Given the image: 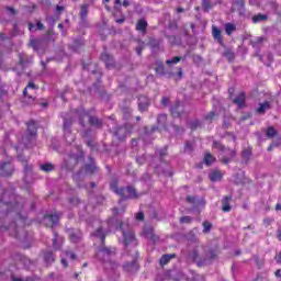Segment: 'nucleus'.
<instances>
[{
	"label": "nucleus",
	"mask_w": 281,
	"mask_h": 281,
	"mask_svg": "<svg viewBox=\"0 0 281 281\" xmlns=\"http://www.w3.org/2000/svg\"><path fill=\"white\" fill-rule=\"evenodd\" d=\"M155 72L159 76H166V66H164V63L156 61V67L154 68Z\"/></svg>",
	"instance_id": "21"
},
{
	"label": "nucleus",
	"mask_w": 281,
	"mask_h": 281,
	"mask_svg": "<svg viewBox=\"0 0 281 281\" xmlns=\"http://www.w3.org/2000/svg\"><path fill=\"white\" fill-rule=\"evenodd\" d=\"M78 117H79V124L80 126H82V128H85L86 124H87V117H88V122L90 124V126H93L94 128H102L104 121H102V119L98 117V116H93V115H89V111L85 110V109H79L76 111Z\"/></svg>",
	"instance_id": "2"
},
{
	"label": "nucleus",
	"mask_w": 281,
	"mask_h": 281,
	"mask_svg": "<svg viewBox=\"0 0 281 281\" xmlns=\"http://www.w3.org/2000/svg\"><path fill=\"white\" fill-rule=\"evenodd\" d=\"M178 63H181V56H176L172 59L166 60V65H177Z\"/></svg>",
	"instance_id": "43"
},
{
	"label": "nucleus",
	"mask_w": 281,
	"mask_h": 281,
	"mask_svg": "<svg viewBox=\"0 0 281 281\" xmlns=\"http://www.w3.org/2000/svg\"><path fill=\"white\" fill-rule=\"evenodd\" d=\"M177 258V254H165L159 259L160 267H166L170 260Z\"/></svg>",
	"instance_id": "16"
},
{
	"label": "nucleus",
	"mask_w": 281,
	"mask_h": 281,
	"mask_svg": "<svg viewBox=\"0 0 281 281\" xmlns=\"http://www.w3.org/2000/svg\"><path fill=\"white\" fill-rule=\"evenodd\" d=\"M135 52L138 56H142V52H144V45H139L135 48Z\"/></svg>",
	"instance_id": "55"
},
{
	"label": "nucleus",
	"mask_w": 281,
	"mask_h": 281,
	"mask_svg": "<svg viewBox=\"0 0 281 281\" xmlns=\"http://www.w3.org/2000/svg\"><path fill=\"white\" fill-rule=\"evenodd\" d=\"M24 89H26V91L29 89H33V91H38V86L34 85V81H30Z\"/></svg>",
	"instance_id": "49"
},
{
	"label": "nucleus",
	"mask_w": 281,
	"mask_h": 281,
	"mask_svg": "<svg viewBox=\"0 0 281 281\" xmlns=\"http://www.w3.org/2000/svg\"><path fill=\"white\" fill-rule=\"evenodd\" d=\"M38 135V126H36V123L34 121H29L26 123V135L25 138L27 142H34Z\"/></svg>",
	"instance_id": "5"
},
{
	"label": "nucleus",
	"mask_w": 281,
	"mask_h": 281,
	"mask_svg": "<svg viewBox=\"0 0 281 281\" xmlns=\"http://www.w3.org/2000/svg\"><path fill=\"white\" fill-rule=\"evenodd\" d=\"M53 247L55 251H58L59 249H61L60 245H58V233L56 232H54V236H53Z\"/></svg>",
	"instance_id": "40"
},
{
	"label": "nucleus",
	"mask_w": 281,
	"mask_h": 281,
	"mask_svg": "<svg viewBox=\"0 0 281 281\" xmlns=\"http://www.w3.org/2000/svg\"><path fill=\"white\" fill-rule=\"evenodd\" d=\"M69 240L70 243H78L82 240V233L80 231H72L69 233Z\"/></svg>",
	"instance_id": "19"
},
{
	"label": "nucleus",
	"mask_w": 281,
	"mask_h": 281,
	"mask_svg": "<svg viewBox=\"0 0 281 281\" xmlns=\"http://www.w3.org/2000/svg\"><path fill=\"white\" fill-rule=\"evenodd\" d=\"M37 30H45V25L41 21H37Z\"/></svg>",
	"instance_id": "62"
},
{
	"label": "nucleus",
	"mask_w": 281,
	"mask_h": 281,
	"mask_svg": "<svg viewBox=\"0 0 281 281\" xmlns=\"http://www.w3.org/2000/svg\"><path fill=\"white\" fill-rule=\"evenodd\" d=\"M265 41H267V37L259 36V37L250 41V45L255 49H258V47H260V45H262V43H265Z\"/></svg>",
	"instance_id": "23"
},
{
	"label": "nucleus",
	"mask_w": 281,
	"mask_h": 281,
	"mask_svg": "<svg viewBox=\"0 0 281 281\" xmlns=\"http://www.w3.org/2000/svg\"><path fill=\"white\" fill-rule=\"evenodd\" d=\"M202 226H203V234H210V232H211V229L213 227L212 223H210L207 221H204L202 223Z\"/></svg>",
	"instance_id": "41"
},
{
	"label": "nucleus",
	"mask_w": 281,
	"mask_h": 281,
	"mask_svg": "<svg viewBox=\"0 0 281 281\" xmlns=\"http://www.w3.org/2000/svg\"><path fill=\"white\" fill-rule=\"evenodd\" d=\"M123 245L128 247V245H137V238L135 237V232H124L123 231Z\"/></svg>",
	"instance_id": "6"
},
{
	"label": "nucleus",
	"mask_w": 281,
	"mask_h": 281,
	"mask_svg": "<svg viewBox=\"0 0 281 281\" xmlns=\"http://www.w3.org/2000/svg\"><path fill=\"white\" fill-rule=\"evenodd\" d=\"M161 104H162V106H168V104H170V98L162 97Z\"/></svg>",
	"instance_id": "52"
},
{
	"label": "nucleus",
	"mask_w": 281,
	"mask_h": 281,
	"mask_svg": "<svg viewBox=\"0 0 281 281\" xmlns=\"http://www.w3.org/2000/svg\"><path fill=\"white\" fill-rule=\"evenodd\" d=\"M212 36L214 41H217L218 45H221L222 47L225 45V43L223 42V32L216 25L212 26Z\"/></svg>",
	"instance_id": "11"
},
{
	"label": "nucleus",
	"mask_w": 281,
	"mask_h": 281,
	"mask_svg": "<svg viewBox=\"0 0 281 281\" xmlns=\"http://www.w3.org/2000/svg\"><path fill=\"white\" fill-rule=\"evenodd\" d=\"M191 131H196V128H201V121L195 120L190 123Z\"/></svg>",
	"instance_id": "46"
},
{
	"label": "nucleus",
	"mask_w": 281,
	"mask_h": 281,
	"mask_svg": "<svg viewBox=\"0 0 281 281\" xmlns=\"http://www.w3.org/2000/svg\"><path fill=\"white\" fill-rule=\"evenodd\" d=\"M19 65H21V67H25V59L22 54H19Z\"/></svg>",
	"instance_id": "54"
},
{
	"label": "nucleus",
	"mask_w": 281,
	"mask_h": 281,
	"mask_svg": "<svg viewBox=\"0 0 281 281\" xmlns=\"http://www.w3.org/2000/svg\"><path fill=\"white\" fill-rule=\"evenodd\" d=\"M277 238L278 240H281V228H278L277 231Z\"/></svg>",
	"instance_id": "64"
},
{
	"label": "nucleus",
	"mask_w": 281,
	"mask_h": 281,
	"mask_svg": "<svg viewBox=\"0 0 281 281\" xmlns=\"http://www.w3.org/2000/svg\"><path fill=\"white\" fill-rule=\"evenodd\" d=\"M187 203H191V205H196V207L201 205L205 206V198H201L200 200H198L194 195H188Z\"/></svg>",
	"instance_id": "13"
},
{
	"label": "nucleus",
	"mask_w": 281,
	"mask_h": 281,
	"mask_svg": "<svg viewBox=\"0 0 281 281\" xmlns=\"http://www.w3.org/2000/svg\"><path fill=\"white\" fill-rule=\"evenodd\" d=\"M180 223L190 225V223H192V217L184 215V216L180 217Z\"/></svg>",
	"instance_id": "48"
},
{
	"label": "nucleus",
	"mask_w": 281,
	"mask_h": 281,
	"mask_svg": "<svg viewBox=\"0 0 281 281\" xmlns=\"http://www.w3.org/2000/svg\"><path fill=\"white\" fill-rule=\"evenodd\" d=\"M69 203L70 205H72L74 207H76V205H80V198L78 196H72L69 199Z\"/></svg>",
	"instance_id": "47"
},
{
	"label": "nucleus",
	"mask_w": 281,
	"mask_h": 281,
	"mask_svg": "<svg viewBox=\"0 0 281 281\" xmlns=\"http://www.w3.org/2000/svg\"><path fill=\"white\" fill-rule=\"evenodd\" d=\"M87 14H89V5L82 4L80 10V19L81 21H87Z\"/></svg>",
	"instance_id": "32"
},
{
	"label": "nucleus",
	"mask_w": 281,
	"mask_h": 281,
	"mask_svg": "<svg viewBox=\"0 0 281 281\" xmlns=\"http://www.w3.org/2000/svg\"><path fill=\"white\" fill-rule=\"evenodd\" d=\"M183 78V68H178V80H181Z\"/></svg>",
	"instance_id": "60"
},
{
	"label": "nucleus",
	"mask_w": 281,
	"mask_h": 281,
	"mask_svg": "<svg viewBox=\"0 0 281 281\" xmlns=\"http://www.w3.org/2000/svg\"><path fill=\"white\" fill-rule=\"evenodd\" d=\"M4 9L7 10V12H10L12 16H16V9H14L13 7H5Z\"/></svg>",
	"instance_id": "51"
},
{
	"label": "nucleus",
	"mask_w": 281,
	"mask_h": 281,
	"mask_svg": "<svg viewBox=\"0 0 281 281\" xmlns=\"http://www.w3.org/2000/svg\"><path fill=\"white\" fill-rule=\"evenodd\" d=\"M110 189L112 190V192L117 194V196H121L123 201H126L128 199H137L139 196V193H137V189H135V187L127 186L126 188H120L117 186V180H113L110 183Z\"/></svg>",
	"instance_id": "1"
},
{
	"label": "nucleus",
	"mask_w": 281,
	"mask_h": 281,
	"mask_svg": "<svg viewBox=\"0 0 281 281\" xmlns=\"http://www.w3.org/2000/svg\"><path fill=\"white\" fill-rule=\"evenodd\" d=\"M247 94L245 91L239 92L238 97L233 99V104H236L238 109H245L247 106Z\"/></svg>",
	"instance_id": "10"
},
{
	"label": "nucleus",
	"mask_w": 281,
	"mask_h": 281,
	"mask_svg": "<svg viewBox=\"0 0 281 281\" xmlns=\"http://www.w3.org/2000/svg\"><path fill=\"white\" fill-rule=\"evenodd\" d=\"M148 45L150 47H153V49H157L159 48V46L161 45V42H159L158 40L154 38V37H150L149 38V42H148Z\"/></svg>",
	"instance_id": "37"
},
{
	"label": "nucleus",
	"mask_w": 281,
	"mask_h": 281,
	"mask_svg": "<svg viewBox=\"0 0 281 281\" xmlns=\"http://www.w3.org/2000/svg\"><path fill=\"white\" fill-rule=\"evenodd\" d=\"M213 148H216L217 150H220V153H228V156H224L222 158V164H224L225 166H227V164H229V161H232V159L236 157V150L225 147V145H223L218 140L213 142Z\"/></svg>",
	"instance_id": "3"
},
{
	"label": "nucleus",
	"mask_w": 281,
	"mask_h": 281,
	"mask_svg": "<svg viewBox=\"0 0 281 281\" xmlns=\"http://www.w3.org/2000/svg\"><path fill=\"white\" fill-rule=\"evenodd\" d=\"M159 155H160L161 158L166 157V155H168V147H165L164 149H161L159 151Z\"/></svg>",
	"instance_id": "56"
},
{
	"label": "nucleus",
	"mask_w": 281,
	"mask_h": 281,
	"mask_svg": "<svg viewBox=\"0 0 281 281\" xmlns=\"http://www.w3.org/2000/svg\"><path fill=\"white\" fill-rule=\"evenodd\" d=\"M148 30V22L145 19H139L136 23V31L142 32V34H146Z\"/></svg>",
	"instance_id": "17"
},
{
	"label": "nucleus",
	"mask_w": 281,
	"mask_h": 281,
	"mask_svg": "<svg viewBox=\"0 0 281 281\" xmlns=\"http://www.w3.org/2000/svg\"><path fill=\"white\" fill-rule=\"evenodd\" d=\"M263 223L266 225H271L273 223V218L267 217V218L263 220Z\"/></svg>",
	"instance_id": "61"
},
{
	"label": "nucleus",
	"mask_w": 281,
	"mask_h": 281,
	"mask_svg": "<svg viewBox=\"0 0 281 281\" xmlns=\"http://www.w3.org/2000/svg\"><path fill=\"white\" fill-rule=\"evenodd\" d=\"M191 258H193V260H196V258H199V250H193L191 252Z\"/></svg>",
	"instance_id": "59"
},
{
	"label": "nucleus",
	"mask_w": 281,
	"mask_h": 281,
	"mask_svg": "<svg viewBox=\"0 0 281 281\" xmlns=\"http://www.w3.org/2000/svg\"><path fill=\"white\" fill-rule=\"evenodd\" d=\"M266 135H267V137H269V139H273V137H276V135H278V131H276V128L270 126L267 128Z\"/></svg>",
	"instance_id": "39"
},
{
	"label": "nucleus",
	"mask_w": 281,
	"mask_h": 281,
	"mask_svg": "<svg viewBox=\"0 0 281 281\" xmlns=\"http://www.w3.org/2000/svg\"><path fill=\"white\" fill-rule=\"evenodd\" d=\"M44 260H45V262H47V265H52V262H54L56 260V258H54V252L53 251H45L44 252Z\"/></svg>",
	"instance_id": "30"
},
{
	"label": "nucleus",
	"mask_w": 281,
	"mask_h": 281,
	"mask_svg": "<svg viewBox=\"0 0 281 281\" xmlns=\"http://www.w3.org/2000/svg\"><path fill=\"white\" fill-rule=\"evenodd\" d=\"M150 105V102L148 101V99L140 97L138 99V109L142 113H144V111H146V109H148V106Z\"/></svg>",
	"instance_id": "20"
},
{
	"label": "nucleus",
	"mask_w": 281,
	"mask_h": 281,
	"mask_svg": "<svg viewBox=\"0 0 281 281\" xmlns=\"http://www.w3.org/2000/svg\"><path fill=\"white\" fill-rule=\"evenodd\" d=\"M44 221H45L46 227H56V225H58V222L60 221V215L58 214L44 215Z\"/></svg>",
	"instance_id": "8"
},
{
	"label": "nucleus",
	"mask_w": 281,
	"mask_h": 281,
	"mask_svg": "<svg viewBox=\"0 0 281 281\" xmlns=\"http://www.w3.org/2000/svg\"><path fill=\"white\" fill-rule=\"evenodd\" d=\"M14 172V165L12 162H3L0 166V177H12Z\"/></svg>",
	"instance_id": "7"
},
{
	"label": "nucleus",
	"mask_w": 281,
	"mask_h": 281,
	"mask_svg": "<svg viewBox=\"0 0 281 281\" xmlns=\"http://www.w3.org/2000/svg\"><path fill=\"white\" fill-rule=\"evenodd\" d=\"M19 160L24 165V172H32V166L27 165V159L23 158V156H19Z\"/></svg>",
	"instance_id": "35"
},
{
	"label": "nucleus",
	"mask_w": 281,
	"mask_h": 281,
	"mask_svg": "<svg viewBox=\"0 0 281 281\" xmlns=\"http://www.w3.org/2000/svg\"><path fill=\"white\" fill-rule=\"evenodd\" d=\"M209 179L210 181H221V179H223V173L218 170H215V171H212L210 175H209Z\"/></svg>",
	"instance_id": "27"
},
{
	"label": "nucleus",
	"mask_w": 281,
	"mask_h": 281,
	"mask_svg": "<svg viewBox=\"0 0 281 281\" xmlns=\"http://www.w3.org/2000/svg\"><path fill=\"white\" fill-rule=\"evenodd\" d=\"M268 19L269 16H267L266 14L258 13L252 16V23H260L262 21H267Z\"/></svg>",
	"instance_id": "31"
},
{
	"label": "nucleus",
	"mask_w": 281,
	"mask_h": 281,
	"mask_svg": "<svg viewBox=\"0 0 281 281\" xmlns=\"http://www.w3.org/2000/svg\"><path fill=\"white\" fill-rule=\"evenodd\" d=\"M202 7L205 12H210L212 10V2L210 0H202Z\"/></svg>",
	"instance_id": "44"
},
{
	"label": "nucleus",
	"mask_w": 281,
	"mask_h": 281,
	"mask_svg": "<svg viewBox=\"0 0 281 281\" xmlns=\"http://www.w3.org/2000/svg\"><path fill=\"white\" fill-rule=\"evenodd\" d=\"M23 97L27 104H34V102H36V97L30 94V92H27V89L23 90Z\"/></svg>",
	"instance_id": "26"
},
{
	"label": "nucleus",
	"mask_w": 281,
	"mask_h": 281,
	"mask_svg": "<svg viewBox=\"0 0 281 281\" xmlns=\"http://www.w3.org/2000/svg\"><path fill=\"white\" fill-rule=\"evenodd\" d=\"M136 221H144V212H138L136 214Z\"/></svg>",
	"instance_id": "58"
},
{
	"label": "nucleus",
	"mask_w": 281,
	"mask_h": 281,
	"mask_svg": "<svg viewBox=\"0 0 281 281\" xmlns=\"http://www.w3.org/2000/svg\"><path fill=\"white\" fill-rule=\"evenodd\" d=\"M94 236L101 240V245H104V241L106 240V234H104L102 227L97 228Z\"/></svg>",
	"instance_id": "24"
},
{
	"label": "nucleus",
	"mask_w": 281,
	"mask_h": 281,
	"mask_svg": "<svg viewBox=\"0 0 281 281\" xmlns=\"http://www.w3.org/2000/svg\"><path fill=\"white\" fill-rule=\"evenodd\" d=\"M274 276H276V278H280V279H281V270H280V269H277V270L274 271Z\"/></svg>",
	"instance_id": "63"
},
{
	"label": "nucleus",
	"mask_w": 281,
	"mask_h": 281,
	"mask_svg": "<svg viewBox=\"0 0 281 281\" xmlns=\"http://www.w3.org/2000/svg\"><path fill=\"white\" fill-rule=\"evenodd\" d=\"M223 56L224 58H227L228 63H234V60L236 59V55L229 48H225Z\"/></svg>",
	"instance_id": "25"
},
{
	"label": "nucleus",
	"mask_w": 281,
	"mask_h": 281,
	"mask_svg": "<svg viewBox=\"0 0 281 281\" xmlns=\"http://www.w3.org/2000/svg\"><path fill=\"white\" fill-rule=\"evenodd\" d=\"M251 147H248L246 149H244L241 151V158L245 160V161H249L251 159Z\"/></svg>",
	"instance_id": "33"
},
{
	"label": "nucleus",
	"mask_w": 281,
	"mask_h": 281,
	"mask_svg": "<svg viewBox=\"0 0 281 281\" xmlns=\"http://www.w3.org/2000/svg\"><path fill=\"white\" fill-rule=\"evenodd\" d=\"M209 254L211 260H214L218 256V252L216 250H210Z\"/></svg>",
	"instance_id": "53"
},
{
	"label": "nucleus",
	"mask_w": 281,
	"mask_h": 281,
	"mask_svg": "<svg viewBox=\"0 0 281 281\" xmlns=\"http://www.w3.org/2000/svg\"><path fill=\"white\" fill-rule=\"evenodd\" d=\"M86 172H88V175H95V172H98V167L95 164L86 165Z\"/></svg>",
	"instance_id": "34"
},
{
	"label": "nucleus",
	"mask_w": 281,
	"mask_h": 281,
	"mask_svg": "<svg viewBox=\"0 0 281 281\" xmlns=\"http://www.w3.org/2000/svg\"><path fill=\"white\" fill-rule=\"evenodd\" d=\"M101 60L105 63V67L108 69H111V67H114V65H115V61L113 60V56H111L106 52L101 54Z\"/></svg>",
	"instance_id": "12"
},
{
	"label": "nucleus",
	"mask_w": 281,
	"mask_h": 281,
	"mask_svg": "<svg viewBox=\"0 0 281 281\" xmlns=\"http://www.w3.org/2000/svg\"><path fill=\"white\" fill-rule=\"evenodd\" d=\"M65 254L66 256H68V258H70V260H76V252L71 250H66Z\"/></svg>",
	"instance_id": "50"
},
{
	"label": "nucleus",
	"mask_w": 281,
	"mask_h": 281,
	"mask_svg": "<svg viewBox=\"0 0 281 281\" xmlns=\"http://www.w3.org/2000/svg\"><path fill=\"white\" fill-rule=\"evenodd\" d=\"M231 201H232V195H225L222 199V212L224 213L232 212V205L229 204Z\"/></svg>",
	"instance_id": "15"
},
{
	"label": "nucleus",
	"mask_w": 281,
	"mask_h": 281,
	"mask_svg": "<svg viewBox=\"0 0 281 281\" xmlns=\"http://www.w3.org/2000/svg\"><path fill=\"white\" fill-rule=\"evenodd\" d=\"M269 109H271V102L265 101L263 103H259V106L256 110V113H258V115H265V113H267Z\"/></svg>",
	"instance_id": "18"
},
{
	"label": "nucleus",
	"mask_w": 281,
	"mask_h": 281,
	"mask_svg": "<svg viewBox=\"0 0 281 281\" xmlns=\"http://www.w3.org/2000/svg\"><path fill=\"white\" fill-rule=\"evenodd\" d=\"M179 109H181V101H176V103L170 106V113L172 117H181L183 112Z\"/></svg>",
	"instance_id": "14"
},
{
	"label": "nucleus",
	"mask_w": 281,
	"mask_h": 281,
	"mask_svg": "<svg viewBox=\"0 0 281 281\" xmlns=\"http://www.w3.org/2000/svg\"><path fill=\"white\" fill-rule=\"evenodd\" d=\"M72 124H74L72 117L64 120V135H65L66 142H68V144L76 142V136L74 134H71Z\"/></svg>",
	"instance_id": "4"
},
{
	"label": "nucleus",
	"mask_w": 281,
	"mask_h": 281,
	"mask_svg": "<svg viewBox=\"0 0 281 281\" xmlns=\"http://www.w3.org/2000/svg\"><path fill=\"white\" fill-rule=\"evenodd\" d=\"M115 251H116V249L114 247H112V248L103 247L100 250L102 256H115Z\"/></svg>",
	"instance_id": "29"
},
{
	"label": "nucleus",
	"mask_w": 281,
	"mask_h": 281,
	"mask_svg": "<svg viewBox=\"0 0 281 281\" xmlns=\"http://www.w3.org/2000/svg\"><path fill=\"white\" fill-rule=\"evenodd\" d=\"M184 149L189 150L190 153H192V143L191 142H187L184 145Z\"/></svg>",
	"instance_id": "57"
},
{
	"label": "nucleus",
	"mask_w": 281,
	"mask_h": 281,
	"mask_svg": "<svg viewBox=\"0 0 281 281\" xmlns=\"http://www.w3.org/2000/svg\"><path fill=\"white\" fill-rule=\"evenodd\" d=\"M40 170H42V172H54L56 167L52 162H46L40 166Z\"/></svg>",
	"instance_id": "22"
},
{
	"label": "nucleus",
	"mask_w": 281,
	"mask_h": 281,
	"mask_svg": "<svg viewBox=\"0 0 281 281\" xmlns=\"http://www.w3.org/2000/svg\"><path fill=\"white\" fill-rule=\"evenodd\" d=\"M40 45H41V41H38V40L30 41V47H32L35 52H38Z\"/></svg>",
	"instance_id": "42"
},
{
	"label": "nucleus",
	"mask_w": 281,
	"mask_h": 281,
	"mask_svg": "<svg viewBox=\"0 0 281 281\" xmlns=\"http://www.w3.org/2000/svg\"><path fill=\"white\" fill-rule=\"evenodd\" d=\"M123 271L126 273H137L139 271V263H137V259H134L132 262H125L123 265Z\"/></svg>",
	"instance_id": "9"
},
{
	"label": "nucleus",
	"mask_w": 281,
	"mask_h": 281,
	"mask_svg": "<svg viewBox=\"0 0 281 281\" xmlns=\"http://www.w3.org/2000/svg\"><path fill=\"white\" fill-rule=\"evenodd\" d=\"M235 30H236V25H234L232 23L225 24V32H226L227 36H232V34L235 32Z\"/></svg>",
	"instance_id": "36"
},
{
	"label": "nucleus",
	"mask_w": 281,
	"mask_h": 281,
	"mask_svg": "<svg viewBox=\"0 0 281 281\" xmlns=\"http://www.w3.org/2000/svg\"><path fill=\"white\" fill-rule=\"evenodd\" d=\"M215 117H218V114L215 111H211L204 116V120L206 122H214Z\"/></svg>",
	"instance_id": "38"
},
{
	"label": "nucleus",
	"mask_w": 281,
	"mask_h": 281,
	"mask_svg": "<svg viewBox=\"0 0 281 281\" xmlns=\"http://www.w3.org/2000/svg\"><path fill=\"white\" fill-rule=\"evenodd\" d=\"M216 161V157H214L211 153L206 151L204 155V164L205 166H212Z\"/></svg>",
	"instance_id": "28"
},
{
	"label": "nucleus",
	"mask_w": 281,
	"mask_h": 281,
	"mask_svg": "<svg viewBox=\"0 0 281 281\" xmlns=\"http://www.w3.org/2000/svg\"><path fill=\"white\" fill-rule=\"evenodd\" d=\"M0 207H5L7 214L11 212L10 207H12L11 202H3V200H0Z\"/></svg>",
	"instance_id": "45"
}]
</instances>
